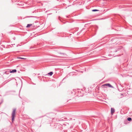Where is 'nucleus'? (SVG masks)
<instances>
[{
	"mask_svg": "<svg viewBox=\"0 0 132 132\" xmlns=\"http://www.w3.org/2000/svg\"><path fill=\"white\" fill-rule=\"evenodd\" d=\"M16 109L15 108L14 109L12 113V121L13 122L15 118V115L16 113Z\"/></svg>",
	"mask_w": 132,
	"mask_h": 132,
	"instance_id": "nucleus-1",
	"label": "nucleus"
},
{
	"mask_svg": "<svg viewBox=\"0 0 132 132\" xmlns=\"http://www.w3.org/2000/svg\"><path fill=\"white\" fill-rule=\"evenodd\" d=\"M102 86L104 87L105 88H107V87L110 88L113 87L109 83L105 84L103 85H102Z\"/></svg>",
	"mask_w": 132,
	"mask_h": 132,
	"instance_id": "nucleus-2",
	"label": "nucleus"
},
{
	"mask_svg": "<svg viewBox=\"0 0 132 132\" xmlns=\"http://www.w3.org/2000/svg\"><path fill=\"white\" fill-rule=\"evenodd\" d=\"M122 48V47L121 46H119L117 48L116 50H115L114 51V52H117L118 51H119L120 50L121 48Z\"/></svg>",
	"mask_w": 132,
	"mask_h": 132,
	"instance_id": "nucleus-3",
	"label": "nucleus"
},
{
	"mask_svg": "<svg viewBox=\"0 0 132 132\" xmlns=\"http://www.w3.org/2000/svg\"><path fill=\"white\" fill-rule=\"evenodd\" d=\"M111 113L112 115H113V114L114 113L115 111V109L113 108H111Z\"/></svg>",
	"mask_w": 132,
	"mask_h": 132,
	"instance_id": "nucleus-4",
	"label": "nucleus"
},
{
	"mask_svg": "<svg viewBox=\"0 0 132 132\" xmlns=\"http://www.w3.org/2000/svg\"><path fill=\"white\" fill-rule=\"evenodd\" d=\"M16 72V69H14L12 70H10L9 72L10 73H14Z\"/></svg>",
	"mask_w": 132,
	"mask_h": 132,
	"instance_id": "nucleus-5",
	"label": "nucleus"
},
{
	"mask_svg": "<svg viewBox=\"0 0 132 132\" xmlns=\"http://www.w3.org/2000/svg\"><path fill=\"white\" fill-rule=\"evenodd\" d=\"M60 54L61 55V56H66V54L64 53H60Z\"/></svg>",
	"mask_w": 132,
	"mask_h": 132,
	"instance_id": "nucleus-6",
	"label": "nucleus"
},
{
	"mask_svg": "<svg viewBox=\"0 0 132 132\" xmlns=\"http://www.w3.org/2000/svg\"><path fill=\"white\" fill-rule=\"evenodd\" d=\"M127 120L128 121H131L132 120L131 118L130 117H128L127 118Z\"/></svg>",
	"mask_w": 132,
	"mask_h": 132,
	"instance_id": "nucleus-7",
	"label": "nucleus"
},
{
	"mask_svg": "<svg viewBox=\"0 0 132 132\" xmlns=\"http://www.w3.org/2000/svg\"><path fill=\"white\" fill-rule=\"evenodd\" d=\"M53 74V72H51L48 73V74L51 76Z\"/></svg>",
	"mask_w": 132,
	"mask_h": 132,
	"instance_id": "nucleus-8",
	"label": "nucleus"
},
{
	"mask_svg": "<svg viewBox=\"0 0 132 132\" xmlns=\"http://www.w3.org/2000/svg\"><path fill=\"white\" fill-rule=\"evenodd\" d=\"M32 25V24H28L27 25V26H26V27H27V28L29 27H30Z\"/></svg>",
	"mask_w": 132,
	"mask_h": 132,
	"instance_id": "nucleus-9",
	"label": "nucleus"
},
{
	"mask_svg": "<svg viewBox=\"0 0 132 132\" xmlns=\"http://www.w3.org/2000/svg\"><path fill=\"white\" fill-rule=\"evenodd\" d=\"M98 11H99V10L97 9H94L92 10V11L93 12H95Z\"/></svg>",
	"mask_w": 132,
	"mask_h": 132,
	"instance_id": "nucleus-10",
	"label": "nucleus"
},
{
	"mask_svg": "<svg viewBox=\"0 0 132 132\" xmlns=\"http://www.w3.org/2000/svg\"><path fill=\"white\" fill-rule=\"evenodd\" d=\"M18 58L21 59H24V58H22V57H18Z\"/></svg>",
	"mask_w": 132,
	"mask_h": 132,
	"instance_id": "nucleus-11",
	"label": "nucleus"
},
{
	"mask_svg": "<svg viewBox=\"0 0 132 132\" xmlns=\"http://www.w3.org/2000/svg\"><path fill=\"white\" fill-rule=\"evenodd\" d=\"M101 59V60H106V59Z\"/></svg>",
	"mask_w": 132,
	"mask_h": 132,
	"instance_id": "nucleus-12",
	"label": "nucleus"
},
{
	"mask_svg": "<svg viewBox=\"0 0 132 132\" xmlns=\"http://www.w3.org/2000/svg\"><path fill=\"white\" fill-rule=\"evenodd\" d=\"M5 73L6 74H7V72L6 71L5 72Z\"/></svg>",
	"mask_w": 132,
	"mask_h": 132,
	"instance_id": "nucleus-13",
	"label": "nucleus"
},
{
	"mask_svg": "<svg viewBox=\"0 0 132 132\" xmlns=\"http://www.w3.org/2000/svg\"><path fill=\"white\" fill-rule=\"evenodd\" d=\"M97 88H98V89L99 88V87H98Z\"/></svg>",
	"mask_w": 132,
	"mask_h": 132,
	"instance_id": "nucleus-14",
	"label": "nucleus"
},
{
	"mask_svg": "<svg viewBox=\"0 0 132 132\" xmlns=\"http://www.w3.org/2000/svg\"><path fill=\"white\" fill-rule=\"evenodd\" d=\"M100 11H103V10H100Z\"/></svg>",
	"mask_w": 132,
	"mask_h": 132,
	"instance_id": "nucleus-15",
	"label": "nucleus"
},
{
	"mask_svg": "<svg viewBox=\"0 0 132 132\" xmlns=\"http://www.w3.org/2000/svg\"><path fill=\"white\" fill-rule=\"evenodd\" d=\"M102 19H99V20Z\"/></svg>",
	"mask_w": 132,
	"mask_h": 132,
	"instance_id": "nucleus-16",
	"label": "nucleus"
},
{
	"mask_svg": "<svg viewBox=\"0 0 132 132\" xmlns=\"http://www.w3.org/2000/svg\"><path fill=\"white\" fill-rule=\"evenodd\" d=\"M100 3H101V2H100V3H99L100 4Z\"/></svg>",
	"mask_w": 132,
	"mask_h": 132,
	"instance_id": "nucleus-17",
	"label": "nucleus"
},
{
	"mask_svg": "<svg viewBox=\"0 0 132 132\" xmlns=\"http://www.w3.org/2000/svg\"><path fill=\"white\" fill-rule=\"evenodd\" d=\"M100 3H101V2H100V3H99L100 4Z\"/></svg>",
	"mask_w": 132,
	"mask_h": 132,
	"instance_id": "nucleus-18",
	"label": "nucleus"
}]
</instances>
